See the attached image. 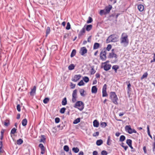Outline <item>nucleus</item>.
Wrapping results in <instances>:
<instances>
[{
    "label": "nucleus",
    "instance_id": "f257e3e1",
    "mask_svg": "<svg viewBox=\"0 0 155 155\" xmlns=\"http://www.w3.org/2000/svg\"><path fill=\"white\" fill-rule=\"evenodd\" d=\"M120 43L123 44L125 47L127 46L129 44V40L127 35L125 33H123L122 34L120 38Z\"/></svg>",
    "mask_w": 155,
    "mask_h": 155
},
{
    "label": "nucleus",
    "instance_id": "f03ea898",
    "mask_svg": "<svg viewBox=\"0 0 155 155\" xmlns=\"http://www.w3.org/2000/svg\"><path fill=\"white\" fill-rule=\"evenodd\" d=\"M114 49H112L111 50L112 52L110 53L108 56V58H111V62L112 63H114L117 62L118 61L117 56L114 52Z\"/></svg>",
    "mask_w": 155,
    "mask_h": 155
},
{
    "label": "nucleus",
    "instance_id": "7ed1b4c3",
    "mask_svg": "<svg viewBox=\"0 0 155 155\" xmlns=\"http://www.w3.org/2000/svg\"><path fill=\"white\" fill-rule=\"evenodd\" d=\"M110 98L113 103L116 105L118 104L117 101H118V99L115 92H111L110 93Z\"/></svg>",
    "mask_w": 155,
    "mask_h": 155
},
{
    "label": "nucleus",
    "instance_id": "20e7f679",
    "mask_svg": "<svg viewBox=\"0 0 155 155\" xmlns=\"http://www.w3.org/2000/svg\"><path fill=\"white\" fill-rule=\"evenodd\" d=\"M117 38L116 35L115 34H113L109 36L106 40L107 43H109L111 42H115L117 41Z\"/></svg>",
    "mask_w": 155,
    "mask_h": 155
},
{
    "label": "nucleus",
    "instance_id": "39448f33",
    "mask_svg": "<svg viewBox=\"0 0 155 155\" xmlns=\"http://www.w3.org/2000/svg\"><path fill=\"white\" fill-rule=\"evenodd\" d=\"M84 104L81 101H78L75 103L74 107L78 109L80 111H82L84 108Z\"/></svg>",
    "mask_w": 155,
    "mask_h": 155
},
{
    "label": "nucleus",
    "instance_id": "423d86ee",
    "mask_svg": "<svg viewBox=\"0 0 155 155\" xmlns=\"http://www.w3.org/2000/svg\"><path fill=\"white\" fill-rule=\"evenodd\" d=\"M106 52L105 51L103 50L101 51L100 53V58L103 61H105L107 59Z\"/></svg>",
    "mask_w": 155,
    "mask_h": 155
},
{
    "label": "nucleus",
    "instance_id": "0eeeda50",
    "mask_svg": "<svg viewBox=\"0 0 155 155\" xmlns=\"http://www.w3.org/2000/svg\"><path fill=\"white\" fill-rule=\"evenodd\" d=\"M107 84H105L103 85L102 88V96L103 97H106L107 95V94L106 91Z\"/></svg>",
    "mask_w": 155,
    "mask_h": 155
},
{
    "label": "nucleus",
    "instance_id": "6e6552de",
    "mask_svg": "<svg viewBox=\"0 0 155 155\" xmlns=\"http://www.w3.org/2000/svg\"><path fill=\"white\" fill-rule=\"evenodd\" d=\"M77 92V90L75 89L73 91L72 93V101L73 103L75 102L76 101Z\"/></svg>",
    "mask_w": 155,
    "mask_h": 155
},
{
    "label": "nucleus",
    "instance_id": "1a4fd4ad",
    "mask_svg": "<svg viewBox=\"0 0 155 155\" xmlns=\"http://www.w3.org/2000/svg\"><path fill=\"white\" fill-rule=\"evenodd\" d=\"M87 50L86 48L84 47L81 48L79 53L81 54L82 55H83L87 53Z\"/></svg>",
    "mask_w": 155,
    "mask_h": 155
},
{
    "label": "nucleus",
    "instance_id": "9d476101",
    "mask_svg": "<svg viewBox=\"0 0 155 155\" xmlns=\"http://www.w3.org/2000/svg\"><path fill=\"white\" fill-rule=\"evenodd\" d=\"M112 8V5H109L107 6H106L104 9L106 13L107 14L109 13Z\"/></svg>",
    "mask_w": 155,
    "mask_h": 155
},
{
    "label": "nucleus",
    "instance_id": "9b49d317",
    "mask_svg": "<svg viewBox=\"0 0 155 155\" xmlns=\"http://www.w3.org/2000/svg\"><path fill=\"white\" fill-rule=\"evenodd\" d=\"M81 76L80 74L75 75L74 77L72 78L71 80L73 81L76 82L81 78Z\"/></svg>",
    "mask_w": 155,
    "mask_h": 155
},
{
    "label": "nucleus",
    "instance_id": "f8f14e48",
    "mask_svg": "<svg viewBox=\"0 0 155 155\" xmlns=\"http://www.w3.org/2000/svg\"><path fill=\"white\" fill-rule=\"evenodd\" d=\"M111 67L110 64H105L104 66V70L105 71H107L110 70Z\"/></svg>",
    "mask_w": 155,
    "mask_h": 155
},
{
    "label": "nucleus",
    "instance_id": "ddd939ff",
    "mask_svg": "<svg viewBox=\"0 0 155 155\" xmlns=\"http://www.w3.org/2000/svg\"><path fill=\"white\" fill-rule=\"evenodd\" d=\"M97 91V89L96 86H93L91 88V92L92 93H96Z\"/></svg>",
    "mask_w": 155,
    "mask_h": 155
},
{
    "label": "nucleus",
    "instance_id": "4468645a",
    "mask_svg": "<svg viewBox=\"0 0 155 155\" xmlns=\"http://www.w3.org/2000/svg\"><path fill=\"white\" fill-rule=\"evenodd\" d=\"M86 30L87 31H90L92 28V25H85Z\"/></svg>",
    "mask_w": 155,
    "mask_h": 155
},
{
    "label": "nucleus",
    "instance_id": "2eb2a0df",
    "mask_svg": "<svg viewBox=\"0 0 155 155\" xmlns=\"http://www.w3.org/2000/svg\"><path fill=\"white\" fill-rule=\"evenodd\" d=\"M85 25H84L81 30L80 34L79 35V36H81L83 35V34L85 32Z\"/></svg>",
    "mask_w": 155,
    "mask_h": 155
},
{
    "label": "nucleus",
    "instance_id": "dca6fc26",
    "mask_svg": "<svg viewBox=\"0 0 155 155\" xmlns=\"http://www.w3.org/2000/svg\"><path fill=\"white\" fill-rule=\"evenodd\" d=\"M93 126L94 127H97L99 125V122L97 120H95L93 122Z\"/></svg>",
    "mask_w": 155,
    "mask_h": 155
},
{
    "label": "nucleus",
    "instance_id": "f3484780",
    "mask_svg": "<svg viewBox=\"0 0 155 155\" xmlns=\"http://www.w3.org/2000/svg\"><path fill=\"white\" fill-rule=\"evenodd\" d=\"M36 90V87L35 86H34L33 87V88L31 90V91L30 92V95H33L34 94H35Z\"/></svg>",
    "mask_w": 155,
    "mask_h": 155
},
{
    "label": "nucleus",
    "instance_id": "a211bd4d",
    "mask_svg": "<svg viewBox=\"0 0 155 155\" xmlns=\"http://www.w3.org/2000/svg\"><path fill=\"white\" fill-rule=\"evenodd\" d=\"M137 8L139 10L140 12L143 11L144 10V7L143 5H139L137 6Z\"/></svg>",
    "mask_w": 155,
    "mask_h": 155
},
{
    "label": "nucleus",
    "instance_id": "6ab92c4d",
    "mask_svg": "<svg viewBox=\"0 0 155 155\" xmlns=\"http://www.w3.org/2000/svg\"><path fill=\"white\" fill-rule=\"evenodd\" d=\"M119 68V66L117 65H113L112 67V69L114 70L115 73L117 72V70Z\"/></svg>",
    "mask_w": 155,
    "mask_h": 155
},
{
    "label": "nucleus",
    "instance_id": "aec40b11",
    "mask_svg": "<svg viewBox=\"0 0 155 155\" xmlns=\"http://www.w3.org/2000/svg\"><path fill=\"white\" fill-rule=\"evenodd\" d=\"M100 45L99 43L96 42L94 43L93 46V49H96L100 47Z\"/></svg>",
    "mask_w": 155,
    "mask_h": 155
},
{
    "label": "nucleus",
    "instance_id": "412c9836",
    "mask_svg": "<svg viewBox=\"0 0 155 155\" xmlns=\"http://www.w3.org/2000/svg\"><path fill=\"white\" fill-rule=\"evenodd\" d=\"M112 140H111V138L110 136H109L107 138V145L110 146L111 144Z\"/></svg>",
    "mask_w": 155,
    "mask_h": 155
},
{
    "label": "nucleus",
    "instance_id": "4be33fe9",
    "mask_svg": "<svg viewBox=\"0 0 155 155\" xmlns=\"http://www.w3.org/2000/svg\"><path fill=\"white\" fill-rule=\"evenodd\" d=\"M103 143V141L101 139L97 140L96 141V144L98 146H100Z\"/></svg>",
    "mask_w": 155,
    "mask_h": 155
},
{
    "label": "nucleus",
    "instance_id": "5701e85b",
    "mask_svg": "<svg viewBox=\"0 0 155 155\" xmlns=\"http://www.w3.org/2000/svg\"><path fill=\"white\" fill-rule=\"evenodd\" d=\"M125 130L129 133V132L131 130V128L130 125H127L125 127Z\"/></svg>",
    "mask_w": 155,
    "mask_h": 155
},
{
    "label": "nucleus",
    "instance_id": "b1692460",
    "mask_svg": "<svg viewBox=\"0 0 155 155\" xmlns=\"http://www.w3.org/2000/svg\"><path fill=\"white\" fill-rule=\"evenodd\" d=\"M46 140V138L45 135H42L41 136V139L40 140V142L45 143Z\"/></svg>",
    "mask_w": 155,
    "mask_h": 155
},
{
    "label": "nucleus",
    "instance_id": "393cba45",
    "mask_svg": "<svg viewBox=\"0 0 155 155\" xmlns=\"http://www.w3.org/2000/svg\"><path fill=\"white\" fill-rule=\"evenodd\" d=\"M27 123V119L26 118H25L23 119L22 121V125L25 126L26 125Z\"/></svg>",
    "mask_w": 155,
    "mask_h": 155
},
{
    "label": "nucleus",
    "instance_id": "a878e982",
    "mask_svg": "<svg viewBox=\"0 0 155 155\" xmlns=\"http://www.w3.org/2000/svg\"><path fill=\"white\" fill-rule=\"evenodd\" d=\"M75 66L73 64H71L68 67V69L69 70H72L74 68Z\"/></svg>",
    "mask_w": 155,
    "mask_h": 155
},
{
    "label": "nucleus",
    "instance_id": "bb28decb",
    "mask_svg": "<svg viewBox=\"0 0 155 155\" xmlns=\"http://www.w3.org/2000/svg\"><path fill=\"white\" fill-rule=\"evenodd\" d=\"M62 104L63 105H65L67 104V101L66 97L64 98L62 101Z\"/></svg>",
    "mask_w": 155,
    "mask_h": 155
},
{
    "label": "nucleus",
    "instance_id": "cd10ccee",
    "mask_svg": "<svg viewBox=\"0 0 155 155\" xmlns=\"http://www.w3.org/2000/svg\"><path fill=\"white\" fill-rule=\"evenodd\" d=\"M81 120V119L79 117L74 120L73 122V123L74 124H76L80 122Z\"/></svg>",
    "mask_w": 155,
    "mask_h": 155
},
{
    "label": "nucleus",
    "instance_id": "c85d7f7f",
    "mask_svg": "<svg viewBox=\"0 0 155 155\" xmlns=\"http://www.w3.org/2000/svg\"><path fill=\"white\" fill-rule=\"evenodd\" d=\"M132 141L131 139H128L127 140L126 143L129 146H131L132 145Z\"/></svg>",
    "mask_w": 155,
    "mask_h": 155
},
{
    "label": "nucleus",
    "instance_id": "c756f323",
    "mask_svg": "<svg viewBox=\"0 0 155 155\" xmlns=\"http://www.w3.org/2000/svg\"><path fill=\"white\" fill-rule=\"evenodd\" d=\"M76 54V50L75 49H73L72 50L71 53V57L72 58L74 57Z\"/></svg>",
    "mask_w": 155,
    "mask_h": 155
},
{
    "label": "nucleus",
    "instance_id": "7c9ffc66",
    "mask_svg": "<svg viewBox=\"0 0 155 155\" xmlns=\"http://www.w3.org/2000/svg\"><path fill=\"white\" fill-rule=\"evenodd\" d=\"M72 151L75 153H77L79 151V149L77 147H74L72 149Z\"/></svg>",
    "mask_w": 155,
    "mask_h": 155
},
{
    "label": "nucleus",
    "instance_id": "2f4dec72",
    "mask_svg": "<svg viewBox=\"0 0 155 155\" xmlns=\"http://www.w3.org/2000/svg\"><path fill=\"white\" fill-rule=\"evenodd\" d=\"M83 79L86 83H87L89 80V78L87 76H84L83 77Z\"/></svg>",
    "mask_w": 155,
    "mask_h": 155
},
{
    "label": "nucleus",
    "instance_id": "473e14b6",
    "mask_svg": "<svg viewBox=\"0 0 155 155\" xmlns=\"http://www.w3.org/2000/svg\"><path fill=\"white\" fill-rule=\"evenodd\" d=\"M23 143V140L21 139H19L17 141V144L18 145L21 144Z\"/></svg>",
    "mask_w": 155,
    "mask_h": 155
},
{
    "label": "nucleus",
    "instance_id": "72a5a7b5",
    "mask_svg": "<svg viewBox=\"0 0 155 155\" xmlns=\"http://www.w3.org/2000/svg\"><path fill=\"white\" fill-rule=\"evenodd\" d=\"M100 125L102 128H105L107 125V123L105 122H101Z\"/></svg>",
    "mask_w": 155,
    "mask_h": 155
},
{
    "label": "nucleus",
    "instance_id": "f704fd0d",
    "mask_svg": "<svg viewBox=\"0 0 155 155\" xmlns=\"http://www.w3.org/2000/svg\"><path fill=\"white\" fill-rule=\"evenodd\" d=\"M2 141H0V153H3L4 151V150L2 149Z\"/></svg>",
    "mask_w": 155,
    "mask_h": 155
},
{
    "label": "nucleus",
    "instance_id": "c9c22d12",
    "mask_svg": "<svg viewBox=\"0 0 155 155\" xmlns=\"http://www.w3.org/2000/svg\"><path fill=\"white\" fill-rule=\"evenodd\" d=\"M91 68V69L90 71V74L91 75L94 74L96 72V71L94 69V67H92Z\"/></svg>",
    "mask_w": 155,
    "mask_h": 155
},
{
    "label": "nucleus",
    "instance_id": "e433bc0d",
    "mask_svg": "<svg viewBox=\"0 0 155 155\" xmlns=\"http://www.w3.org/2000/svg\"><path fill=\"white\" fill-rule=\"evenodd\" d=\"M16 131V129L15 127L13 128L11 130L10 132V134H14Z\"/></svg>",
    "mask_w": 155,
    "mask_h": 155
},
{
    "label": "nucleus",
    "instance_id": "4c0bfd02",
    "mask_svg": "<svg viewBox=\"0 0 155 155\" xmlns=\"http://www.w3.org/2000/svg\"><path fill=\"white\" fill-rule=\"evenodd\" d=\"M79 91L80 93V94L82 96L84 97L85 96V95L84 94L85 91L84 89H81Z\"/></svg>",
    "mask_w": 155,
    "mask_h": 155
},
{
    "label": "nucleus",
    "instance_id": "58836bf2",
    "mask_svg": "<svg viewBox=\"0 0 155 155\" xmlns=\"http://www.w3.org/2000/svg\"><path fill=\"white\" fill-rule=\"evenodd\" d=\"M125 139V137L124 135H121L120 138V141L121 142L124 141Z\"/></svg>",
    "mask_w": 155,
    "mask_h": 155
},
{
    "label": "nucleus",
    "instance_id": "ea45409f",
    "mask_svg": "<svg viewBox=\"0 0 155 155\" xmlns=\"http://www.w3.org/2000/svg\"><path fill=\"white\" fill-rule=\"evenodd\" d=\"M93 21V19L91 17H89L88 20L87 21V23L89 24L91 23Z\"/></svg>",
    "mask_w": 155,
    "mask_h": 155
},
{
    "label": "nucleus",
    "instance_id": "a19ab883",
    "mask_svg": "<svg viewBox=\"0 0 155 155\" xmlns=\"http://www.w3.org/2000/svg\"><path fill=\"white\" fill-rule=\"evenodd\" d=\"M154 140V142L153 143V152L155 153V136H154L153 137Z\"/></svg>",
    "mask_w": 155,
    "mask_h": 155
},
{
    "label": "nucleus",
    "instance_id": "79ce46f5",
    "mask_svg": "<svg viewBox=\"0 0 155 155\" xmlns=\"http://www.w3.org/2000/svg\"><path fill=\"white\" fill-rule=\"evenodd\" d=\"M49 99L48 97L45 98L43 101V103L45 104H47L49 101Z\"/></svg>",
    "mask_w": 155,
    "mask_h": 155
},
{
    "label": "nucleus",
    "instance_id": "37998d69",
    "mask_svg": "<svg viewBox=\"0 0 155 155\" xmlns=\"http://www.w3.org/2000/svg\"><path fill=\"white\" fill-rule=\"evenodd\" d=\"M107 14L105 11L104 9L101 10L100 12V15H102L103 14L106 15Z\"/></svg>",
    "mask_w": 155,
    "mask_h": 155
},
{
    "label": "nucleus",
    "instance_id": "c03bdc74",
    "mask_svg": "<svg viewBox=\"0 0 155 155\" xmlns=\"http://www.w3.org/2000/svg\"><path fill=\"white\" fill-rule=\"evenodd\" d=\"M50 32V29L49 27H48L46 30V36H47Z\"/></svg>",
    "mask_w": 155,
    "mask_h": 155
},
{
    "label": "nucleus",
    "instance_id": "a18cd8bd",
    "mask_svg": "<svg viewBox=\"0 0 155 155\" xmlns=\"http://www.w3.org/2000/svg\"><path fill=\"white\" fill-rule=\"evenodd\" d=\"M129 84L127 85V93H129L131 91V84L129 82Z\"/></svg>",
    "mask_w": 155,
    "mask_h": 155
},
{
    "label": "nucleus",
    "instance_id": "49530a36",
    "mask_svg": "<svg viewBox=\"0 0 155 155\" xmlns=\"http://www.w3.org/2000/svg\"><path fill=\"white\" fill-rule=\"evenodd\" d=\"M148 76V73L147 72H145L143 74L142 77H141V79H142L145 78H146Z\"/></svg>",
    "mask_w": 155,
    "mask_h": 155
},
{
    "label": "nucleus",
    "instance_id": "de8ad7c7",
    "mask_svg": "<svg viewBox=\"0 0 155 155\" xmlns=\"http://www.w3.org/2000/svg\"><path fill=\"white\" fill-rule=\"evenodd\" d=\"M64 150L66 152H68L69 150V147L68 145H65L64 147Z\"/></svg>",
    "mask_w": 155,
    "mask_h": 155
},
{
    "label": "nucleus",
    "instance_id": "09e8293b",
    "mask_svg": "<svg viewBox=\"0 0 155 155\" xmlns=\"http://www.w3.org/2000/svg\"><path fill=\"white\" fill-rule=\"evenodd\" d=\"M84 84V83L82 80H81L78 84V85L79 86H83Z\"/></svg>",
    "mask_w": 155,
    "mask_h": 155
},
{
    "label": "nucleus",
    "instance_id": "8fccbe9b",
    "mask_svg": "<svg viewBox=\"0 0 155 155\" xmlns=\"http://www.w3.org/2000/svg\"><path fill=\"white\" fill-rule=\"evenodd\" d=\"M70 28H71V25H70L69 22H68L67 23V26L66 27V29L67 30H68L70 29Z\"/></svg>",
    "mask_w": 155,
    "mask_h": 155
},
{
    "label": "nucleus",
    "instance_id": "3c124183",
    "mask_svg": "<svg viewBox=\"0 0 155 155\" xmlns=\"http://www.w3.org/2000/svg\"><path fill=\"white\" fill-rule=\"evenodd\" d=\"M137 133V131L134 129L132 128L131 130H130V131L129 132V134H132L133 133Z\"/></svg>",
    "mask_w": 155,
    "mask_h": 155
},
{
    "label": "nucleus",
    "instance_id": "603ef678",
    "mask_svg": "<svg viewBox=\"0 0 155 155\" xmlns=\"http://www.w3.org/2000/svg\"><path fill=\"white\" fill-rule=\"evenodd\" d=\"M66 108L64 107L62 108L60 110V113L61 114H64L65 110Z\"/></svg>",
    "mask_w": 155,
    "mask_h": 155
},
{
    "label": "nucleus",
    "instance_id": "864d4df0",
    "mask_svg": "<svg viewBox=\"0 0 155 155\" xmlns=\"http://www.w3.org/2000/svg\"><path fill=\"white\" fill-rule=\"evenodd\" d=\"M124 143H122L121 144V146L124 148L125 150H127V148H128V147L127 146H124Z\"/></svg>",
    "mask_w": 155,
    "mask_h": 155
},
{
    "label": "nucleus",
    "instance_id": "5fc2aeb1",
    "mask_svg": "<svg viewBox=\"0 0 155 155\" xmlns=\"http://www.w3.org/2000/svg\"><path fill=\"white\" fill-rule=\"evenodd\" d=\"M111 47H112V46H111V45L110 44H109L108 45L107 47L106 48V50L107 51H109L110 50V49L111 48Z\"/></svg>",
    "mask_w": 155,
    "mask_h": 155
},
{
    "label": "nucleus",
    "instance_id": "6e6d98bb",
    "mask_svg": "<svg viewBox=\"0 0 155 155\" xmlns=\"http://www.w3.org/2000/svg\"><path fill=\"white\" fill-rule=\"evenodd\" d=\"M107 152L105 150H103L101 152V155H107Z\"/></svg>",
    "mask_w": 155,
    "mask_h": 155
},
{
    "label": "nucleus",
    "instance_id": "4d7b16f0",
    "mask_svg": "<svg viewBox=\"0 0 155 155\" xmlns=\"http://www.w3.org/2000/svg\"><path fill=\"white\" fill-rule=\"evenodd\" d=\"M38 147L39 148H40L41 150L45 149V147L43 145L42 143H40Z\"/></svg>",
    "mask_w": 155,
    "mask_h": 155
},
{
    "label": "nucleus",
    "instance_id": "13d9d810",
    "mask_svg": "<svg viewBox=\"0 0 155 155\" xmlns=\"http://www.w3.org/2000/svg\"><path fill=\"white\" fill-rule=\"evenodd\" d=\"M60 121V119L59 117H56L55 119V123H58Z\"/></svg>",
    "mask_w": 155,
    "mask_h": 155
},
{
    "label": "nucleus",
    "instance_id": "bf43d9fd",
    "mask_svg": "<svg viewBox=\"0 0 155 155\" xmlns=\"http://www.w3.org/2000/svg\"><path fill=\"white\" fill-rule=\"evenodd\" d=\"M99 135V132H96L94 133L93 134V136L94 137H96L98 136Z\"/></svg>",
    "mask_w": 155,
    "mask_h": 155
},
{
    "label": "nucleus",
    "instance_id": "052dcab7",
    "mask_svg": "<svg viewBox=\"0 0 155 155\" xmlns=\"http://www.w3.org/2000/svg\"><path fill=\"white\" fill-rule=\"evenodd\" d=\"M70 86H71V88L73 89L75 87V84H73L72 83H71V84H70Z\"/></svg>",
    "mask_w": 155,
    "mask_h": 155
},
{
    "label": "nucleus",
    "instance_id": "680f3d73",
    "mask_svg": "<svg viewBox=\"0 0 155 155\" xmlns=\"http://www.w3.org/2000/svg\"><path fill=\"white\" fill-rule=\"evenodd\" d=\"M17 109L18 111L20 112L21 111V108L19 104H18L17 106Z\"/></svg>",
    "mask_w": 155,
    "mask_h": 155
},
{
    "label": "nucleus",
    "instance_id": "e2e57ef3",
    "mask_svg": "<svg viewBox=\"0 0 155 155\" xmlns=\"http://www.w3.org/2000/svg\"><path fill=\"white\" fill-rule=\"evenodd\" d=\"M143 150L144 152L145 153H147V150H146V148L145 146H144L143 147Z\"/></svg>",
    "mask_w": 155,
    "mask_h": 155
},
{
    "label": "nucleus",
    "instance_id": "0e129e2a",
    "mask_svg": "<svg viewBox=\"0 0 155 155\" xmlns=\"http://www.w3.org/2000/svg\"><path fill=\"white\" fill-rule=\"evenodd\" d=\"M96 77L97 78H99L100 76V74L98 73H97L95 75Z\"/></svg>",
    "mask_w": 155,
    "mask_h": 155
},
{
    "label": "nucleus",
    "instance_id": "69168bd1",
    "mask_svg": "<svg viewBox=\"0 0 155 155\" xmlns=\"http://www.w3.org/2000/svg\"><path fill=\"white\" fill-rule=\"evenodd\" d=\"M97 80L96 78H95L94 80V81L93 82L92 84L93 85L95 84H97Z\"/></svg>",
    "mask_w": 155,
    "mask_h": 155
},
{
    "label": "nucleus",
    "instance_id": "338daca9",
    "mask_svg": "<svg viewBox=\"0 0 155 155\" xmlns=\"http://www.w3.org/2000/svg\"><path fill=\"white\" fill-rule=\"evenodd\" d=\"M91 36H90L87 39V41L89 42H91Z\"/></svg>",
    "mask_w": 155,
    "mask_h": 155
},
{
    "label": "nucleus",
    "instance_id": "774afa93",
    "mask_svg": "<svg viewBox=\"0 0 155 155\" xmlns=\"http://www.w3.org/2000/svg\"><path fill=\"white\" fill-rule=\"evenodd\" d=\"M93 155H98V152L97 151H94L93 152Z\"/></svg>",
    "mask_w": 155,
    "mask_h": 155
}]
</instances>
